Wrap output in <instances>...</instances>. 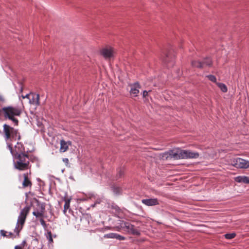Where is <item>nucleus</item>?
<instances>
[{
  "label": "nucleus",
  "instance_id": "dca6fc26",
  "mask_svg": "<svg viewBox=\"0 0 249 249\" xmlns=\"http://www.w3.org/2000/svg\"><path fill=\"white\" fill-rule=\"evenodd\" d=\"M24 180L22 182L23 187H31L32 183L29 178H28V173L23 174Z\"/></svg>",
  "mask_w": 249,
  "mask_h": 249
},
{
  "label": "nucleus",
  "instance_id": "20e7f679",
  "mask_svg": "<svg viewBox=\"0 0 249 249\" xmlns=\"http://www.w3.org/2000/svg\"><path fill=\"white\" fill-rule=\"evenodd\" d=\"M30 209V206H27L22 209L20 212V214L18 217L16 227L14 230L15 232L17 233L18 235L19 231L23 228V226L24 224L25 220L29 213Z\"/></svg>",
  "mask_w": 249,
  "mask_h": 249
},
{
  "label": "nucleus",
  "instance_id": "a211bd4d",
  "mask_svg": "<svg viewBox=\"0 0 249 249\" xmlns=\"http://www.w3.org/2000/svg\"><path fill=\"white\" fill-rule=\"evenodd\" d=\"M234 180L236 182L239 183H249V178L247 176H238L235 178Z\"/></svg>",
  "mask_w": 249,
  "mask_h": 249
},
{
  "label": "nucleus",
  "instance_id": "4be33fe9",
  "mask_svg": "<svg viewBox=\"0 0 249 249\" xmlns=\"http://www.w3.org/2000/svg\"><path fill=\"white\" fill-rule=\"evenodd\" d=\"M192 66L194 67H196L198 68H203V64H202V62L199 61H192Z\"/></svg>",
  "mask_w": 249,
  "mask_h": 249
},
{
  "label": "nucleus",
  "instance_id": "9d476101",
  "mask_svg": "<svg viewBox=\"0 0 249 249\" xmlns=\"http://www.w3.org/2000/svg\"><path fill=\"white\" fill-rule=\"evenodd\" d=\"M181 149H178L177 151L170 150L168 152L164 153L163 158L165 157L166 159L168 158H173L175 160L182 159Z\"/></svg>",
  "mask_w": 249,
  "mask_h": 249
},
{
  "label": "nucleus",
  "instance_id": "bb28decb",
  "mask_svg": "<svg viewBox=\"0 0 249 249\" xmlns=\"http://www.w3.org/2000/svg\"><path fill=\"white\" fill-rule=\"evenodd\" d=\"M124 170L120 169H119L117 173L116 178L117 179L121 178L124 175Z\"/></svg>",
  "mask_w": 249,
  "mask_h": 249
},
{
  "label": "nucleus",
  "instance_id": "393cba45",
  "mask_svg": "<svg viewBox=\"0 0 249 249\" xmlns=\"http://www.w3.org/2000/svg\"><path fill=\"white\" fill-rule=\"evenodd\" d=\"M33 214L36 217H41V218H42L43 216H44V214L43 213H41L39 211H37L36 210H35L33 212Z\"/></svg>",
  "mask_w": 249,
  "mask_h": 249
},
{
  "label": "nucleus",
  "instance_id": "5701e85b",
  "mask_svg": "<svg viewBox=\"0 0 249 249\" xmlns=\"http://www.w3.org/2000/svg\"><path fill=\"white\" fill-rule=\"evenodd\" d=\"M70 199H65V204L64 206L63 212L65 214L67 210L70 208Z\"/></svg>",
  "mask_w": 249,
  "mask_h": 249
},
{
  "label": "nucleus",
  "instance_id": "f704fd0d",
  "mask_svg": "<svg viewBox=\"0 0 249 249\" xmlns=\"http://www.w3.org/2000/svg\"><path fill=\"white\" fill-rule=\"evenodd\" d=\"M15 249H23V248L20 246H16Z\"/></svg>",
  "mask_w": 249,
  "mask_h": 249
},
{
  "label": "nucleus",
  "instance_id": "473e14b6",
  "mask_svg": "<svg viewBox=\"0 0 249 249\" xmlns=\"http://www.w3.org/2000/svg\"><path fill=\"white\" fill-rule=\"evenodd\" d=\"M31 96H32V94H26L25 96H22V98H28V99H30V97H31Z\"/></svg>",
  "mask_w": 249,
  "mask_h": 249
},
{
  "label": "nucleus",
  "instance_id": "a878e982",
  "mask_svg": "<svg viewBox=\"0 0 249 249\" xmlns=\"http://www.w3.org/2000/svg\"><path fill=\"white\" fill-rule=\"evenodd\" d=\"M224 236L227 239H231L235 237L236 234L235 233H227L225 234Z\"/></svg>",
  "mask_w": 249,
  "mask_h": 249
},
{
  "label": "nucleus",
  "instance_id": "6e6552de",
  "mask_svg": "<svg viewBox=\"0 0 249 249\" xmlns=\"http://www.w3.org/2000/svg\"><path fill=\"white\" fill-rule=\"evenodd\" d=\"M7 147L13 156H16L17 154H20V153H25L24 147L21 142H17V145L15 146L14 149H13L12 145L9 143H7Z\"/></svg>",
  "mask_w": 249,
  "mask_h": 249
},
{
  "label": "nucleus",
  "instance_id": "c756f323",
  "mask_svg": "<svg viewBox=\"0 0 249 249\" xmlns=\"http://www.w3.org/2000/svg\"><path fill=\"white\" fill-rule=\"evenodd\" d=\"M113 190V192L116 194L119 193L121 191V188L118 187H114Z\"/></svg>",
  "mask_w": 249,
  "mask_h": 249
},
{
  "label": "nucleus",
  "instance_id": "1a4fd4ad",
  "mask_svg": "<svg viewBox=\"0 0 249 249\" xmlns=\"http://www.w3.org/2000/svg\"><path fill=\"white\" fill-rule=\"evenodd\" d=\"M162 59L168 67H172L174 65V56L170 52H164L162 55Z\"/></svg>",
  "mask_w": 249,
  "mask_h": 249
},
{
  "label": "nucleus",
  "instance_id": "412c9836",
  "mask_svg": "<svg viewBox=\"0 0 249 249\" xmlns=\"http://www.w3.org/2000/svg\"><path fill=\"white\" fill-rule=\"evenodd\" d=\"M201 62L202 64H203V68L205 66L210 67L212 65V61L210 58H206L203 60V62Z\"/></svg>",
  "mask_w": 249,
  "mask_h": 249
},
{
  "label": "nucleus",
  "instance_id": "f3484780",
  "mask_svg": "<svg viewBox=\"0 0 249 249\" xmlns=\"http://www.w3.org/2000/svg\"><path fill=\"white\" fill-rule=\"evenodd\" d=\"M104 237L105 238H116L119 240H124L125 239V237L124 236L115 233H110L106 234L105 235Z\"/></svg>",
  "mask_w": 249,
  "mask_h": 249
},
{
  "label": "nucleus",
  "instance_id": "c85d7f7f",
  "mask_svg": "<svg viewBox=\"0 0 249 249\" xmlns=\"http://www.w3.org/2000/svg\"><path fill=\"white\" fill-rule=\"evenodd\" d=\"M47 238L48 239L49 242L51 243V242H52L53 241V238H52V233L51 231H48L47 232Z\"/></svg>",
  "mask_w": 249,
  "mask_h": 249
},
{
  "label": "nucleus",
  "instance_id": "2eb2a0df",
  "mask_svg": "<svg viewBox=\"0 0 249 249\" xmlns=\"http://www.w3.org/2000/svg\"><path fill=\"white\" fill-rule=\"evenodd\" d=\"M29 100L31 104L37 106L39 105V95L38 94L32 93L31 97Z\"/></svg>",
  "mask_w": 249,
  "mask_h": 249
},
{
  "label": "nucleus",
  "instance_id": "39448f33",
  "mask_svg": "<svg viewBox=\"0 0 249 249\" xmlns=\"http://www.w3.org/2000/svg\"><path fill=\"white\" fill-rule=\"evenodd\" d=\"M119 221V223H118V224L120 225V227L119 226H117L116 227L117 229H122L125 231L133 235H138L140 234V231L137 229H135L134 225H132L129 222L120 220Z\"/></svg>",
  "mask_w": 249,
  "mask_h": 249
},
{
  "label": "nucleus",
  "instance_id": "423d86ee",
  "mask_svg": "<svg viewBox=\"0 0 249 249\" xmlns=\"http://www.w3.org/2000/svg\"><path fill=\"white\" fill-rule=\"evenodd\" d=\"M230 164L237 168H249V161L240 158L231 159Z\"/></svg>",
  "mask_w": 249,
  "mask_h": 249
},
{
  "label": "nucleus",
  "instance_id": "b1692460",
  "mask_svg": "<svg viewBox=\"0 0 249 249\" xmlns=\"http://www.w3.org/2000/svg\"><path fill=\"white\" fill-rule=\"evenodd\" d=\"M216 84L223 92L227 91V88L224 84L221 83H216Z\"/></svg>",
  "mask_w": 249,
  "mask_h": 249
},
{
  "label": "nucleus",
  "instance_id": "6ab92c4d",
  "mask_svg": "<svg viewBox=\"0 0 249 249\" xmlns=\"http://www.w3.org/2000/svg\"><path fill=\"white\" fill-rule=\"evenodd\" d=\"M36 203L37 208L36 210L44 214L45 212V204L44 203H41L37 200H36Z\"/></svg>",
  "mask_w": 249,
  "mask_h": 249
},
{
  "label": "nucleus",
  "instance_id": "7c9ffc66",
  "mask_svg": "<svg viewBox=\"0 0 249 249\" xmlns=\"http://www.w3.org/2000/svg\"><path fill=\"white\" fill-rule=\"evenodd\" d=\"M40 221V222L41 224V225L44 227V228H46L47 227V225H46V222L45 221L43 220V219L42 218H41L39 220Z\"/></svg>",
  "mask_w": 249,
  "mask_h": 249
},
{
  "label": "nucleus",
  "instance_id": "f257e3e1",
  "mask_svg": "<svg viewBox=\"0 0 249 249\" xmlns=\"http://www.w3.org/2000/svg\"><path fill=\"white\" fill-rule=\"evenodd\" d=\"M1 112H2L5 119H8L12 121L16 125H18V121L15 118L19 116L22 113V109L18 106H7L2 108Z\"/></svg>",
  "mask_w": 249,
  "mask_h": 249
},
{
  "label": "nucleus",
  "instance_id": "72a5a7b5",
  "mask_svg": "<svg viewBox=\"0 0 249 249\" xmlns=\"http://www.w3.org/2000/svg\"><path fill=\"white\" fill-rule=\"evenodd\" d=\"M63 161L67 165L69 164V159L68 158H64Z\"/></svg>",
  "mask_w": 249,
  "mask_h": 249
},
{
  "label": "nucleus",
  "instance_id": "0eeeda50",
  "mask_svg": "<svg viewBox=\"0 0 249 249\" xmlns=\"http://www.w3.org/2000/svg\"><path fill=\"white\" fill-rule=\"evenodd\" d=\"M114 49L111 46H106L102 48L100 51V54L106 59L110 60L114 56Z\"/></svg>",
  "mask_w": 249,
  "mask_h": 249
},
{
  "label": "nucleus",
  "instance_id": "ddd939ff",
  "mask_svg": "<svg viewBox=\"0 0 249 249\" xmlns=\"http://www.w3.org/2000/svg\"><path fill=\"white\" fill-rule=\"evenodd\" d=\"M60 152H65L67 151L69 149V145H71V141L66 142L64 140H61L60 142Z\"/></svg>",
  "mask_w": 249,
  "mask_h": 249
},
{
  "label": "nucleus",
  "instance_id": "f03ea898",
  "mask_svg": "<svg viewBox=\"0 0 249 249\" xmlns=\"http://www.w3.org/2000/svg\"><path fill=\"white\" fill-rule=\"evenodd\" d=\"M14 161V166L15 169L19 171H24L30 168V160L29 156L25 153L16 154L13 156Z\"/></svg>",
  "mask_w": 249,
  "mask_h": 249
},
{
  "label": "nucleus",
  "instance_id": "2f4dec72",
  "mask_svg": "<svg viewBox=\"0 0 249 249\" xmlns=\"http://www.w3.org/2000/svg\"><path fill=\"white\" fill-rule=\"evenodd\" d=\"M148 92L146 90H144L143 91L142 96L143 98H145L148 95Z\"/></svg>",
  "mask_w": 249,
  "mask_h": 249
},
{
  "label": "nucleus",
  "instance_id": "4468645a",
  "mask_svg": "<svg viewBox=\"0 0 249 249\" xmlns=\"http://www.w3.org/2000/svg\"><path fill=\"white\" fill-rule=\"evenodd\" d=\"M142 202L148 206H155L159 204L158 200L157 198L143 199Z\"/></svg>",
  "mask_w": 249,
  "mask_h": 249
},
{
  "label": "nucleus",
  "instance_id": "aec40b11",
  "mask_svg": "<svg viewBox=\"0 0 249 249\" xmlns=\"http://www.w3.org/2000/svg\"><path fill=\"white\" fill-rule=\"evenodd\" d=\"M0 233L1 235L4 236V237H14V234L13 233L9 232H7L6 231L1 230L0 231ZM16 236H14V237Z\"/></svg>",
  "mask_w": 249,
  "mask_h": 249
},
{
  "label": "nucleus",
  "instance_id": "7ed1b4c3",
  "mask_svg": "<svg viewBox=\"0 0 249 249\" xmlns=\"http://www.w3.org/2000/svg\"><path fill=\"white\" fill-rule=\"evenodd\" d=\"M3 133L4 139L6 141L16 140L17 137L18 140L20 139V136L18 130L7 124L3 125Z\"/></svg>",
  "mask_w": 249,
  "mask_h": 249
},
{
  "label": "nucleus",
  "instance_id": "9b49d317",
  "mask_svg": "<svg viewBox=\"0 0 249 249\" xmlns=\"http://www.w3.org/2000/svg\"><path fill=\"white\" fill-rule=\"evenodd\" d=\"M182 159H197L199 156L198 152H192L188 150H181Z\"/></svg>",
  "mask_w": 249,
  "mask_h": 249
},
{
  "label": "nucleus",
  "instance_id": "cd10ccee",
  "mask_svg": "<svg viewBox=\"0 0 249 249\" xmlns=\"http://www.w3.org/2000/svg\"><path fill=\"white\" fill-rule=\"evenodd\" d=\"M207 77L212 82L216 83V77L213 75H208L207 76Z\"/></svg>",
  "mask_w": 249,
  "mask_h": 249
},
{
  "label": "nucleus",
  "instance_id": "f8f14e48",
  "mask_svg": "<svg viewBox=\"0 0 249 249\" xmlns=\"http://www.w3.org/2000/svg\"><path fill=\"white\" fill-rule=\"evenodd\" d=\"M130 87V93L134 97H137L139 93V89L141 87L138 82H136L129 85Z\"/></svg>",
  "mask_w": 249,
  "mask_h": 249
}]
</instances>
